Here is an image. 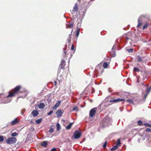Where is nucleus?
<instances>
[{
	"mask_svg": "<svg viewBox=\"0 0 151 151\" xmlns=\"http://www.w3.org/2000/svg\"><path fill=\"white\" fill-rule=\"evenodd\" d=\"M57 80H58V83H59V84H60V80H58V78H57Z\"/></svg>",
	"mask_w": 151,
	"mask_h": 151,
	"instance_id": "603ef678",
	"label": "nucleus"
},
{
	"mask_svg": "<svg viewBox=\"0 0 151 151\" xmlns=\"http://www.w3.org/2000/svg\"><path fill=\"white\" fill-rule=\"evenodd\" d=\"M125 99H120L119 98L110 100L108 103L104 105V106L106 107L109 106L112 104V103H115L119 101H125Z\"/></svg>",
	"mask_w": 151,
	"mask_h": 151,
	"instance_id": "f03ea898",
	"label": "nucleus"
},
{
	"mask_svg": "<svg viewBox=\"0 0 151 151\" xmlns=\"http://www.w3.org/2000/svg\"><path fill=\"white\" fill-rule=\"evenodd\" d=\"M74 49V47L73 46V44L71 46V50H73Z\"/></svg>",
	"mask_w": 151,
	"mask_h": 151,
	"instance_id": "49530a36",
	"label": "nucleus"
},
{
	"mask_svg": "<svg viewBox=\"0 0 151 151\" xmlns=\"http://www.w3.org/2000/svg\"><path fill=\"white\" fill-rule=\"evenodd\" d=\"M17 140V139L15 137H9L6 140V142L8 144H13L15 143Z\"/></svg>",
	"mask_w": 151,
	"mask_h": 151,
	"instance_id": "423d86ee",
	"label": "nucleus"
},
{
	"mask_svg": "<svg viewBox=\"0 0 151 151\" xmlns=\"http://www.w3.org/2000/svg\"><path fill=\"white\" fill-rule=\"evenodd\" d=\"M97 110V108H94L92 109L90 111L89 115V116L92 118L95 114Z\"/></svg>",
	"mask_w": 151,
	"mask_h": 151,
	"instance_id": "9d476101",
	"label": "nucleus"
},
{
	"mask_svg": "<svg viewBox=\"0 0 151 151\" xmlns=\"http://www.w3.org/2000/svg\"><path fill=\"white\" fill-rule=\"evenodd\" d=\"M53 112V111L52 110L50 111L49 113L47 114V115H50Z\"/></svg>",
	"mask_w": 151,
	"mask_h": 151,
	"instance_id": "58836bf2",
	"label": "nucleus"
},
{
	"mask_svg": "<svg viewBox=\"0 0 151 151\" xmlns=\"http://www.w3.org/2000/svg\"><path fill=\"white\" fill-rule=\"evenodd\" d=\"M62 121H63L64 122H65V120H62Z\"/></svg>",
	"mask_w": 151,
	"mask_h": 151,
	"instance_id": "052dcab7",
	"label": "nucleus"
},
{
	"mask_svg": "<svg viewBox=\"0 0 151 151\" xmlns=\"http://www.w3.org/2000/svg\"><path fill=\"white\" fill-rule=\"evenodd\" d=\"M81 133L80 132L77 130L74 132L73 136L74 137V138L78 139L81 137Z\"/></svg>",
	"mask_w": 151,
	"mask_h": 151,
	"instance_id": "1a4fd4ad",
	"label": "nucleus"
},
{
	"mask_svg": "<svg viewBox=\"0 0 151 151\" xmlns=\"http://www.w3.org/2000/svg\"><path fill=\"white\" fill-rule=\"evenodd\" d=\"M65 65V61L64 60H62L59 66L60 67L61 69H64Z\"/></svg>",
	"mask_w": 151,
	"mask_h": 151,
	"instance_id": "2eb2a0df",
	"label": "nucleus"
},
{
	"mask_svg": "<svg viewBox=\"0 0 151 151\" xmlns=\"http://www.w3.org/2000/svg\"><path fill=\"white\" fill-rule=\"evenodd\" d=\"M146 132H151V129L150 128H147L145 130Z\"/></svg>",
	"mask_w": 151,
	"mask_h": 151,
	"instance_id": "ea45409f",
	"label": "nucleus"
},
{
	"mask_svg": "<svg viewBox=\"0 0 151 151\" xmlns=\"http://www.w3.org/2000/svg\"><path fill=\"white\" fill-rule=\"evenodd\" d=\"M150 127H151V123L150 124Z\"/></svg>",
	"mask_w": 151,
	"mask_h": 151,
	"instance_id": "e2e57ef3",
	"label": "nucleus"
},
{
	"mask_svg": "<svg viewBox=\"0 0 151 151\" xmlns=\"http://www.w3.org/2000/svg\"><path fill=\"white\" fill-rule=\"evenodd\" d=\"M42 119H40L35 120V122L36 124H40L42 122Z\"/></svg>",
	"mask_w": 151,
	"mask_h": 151,
	"instance_id": "a878e982",
	"label": "nucleus"
},
{
	"mask_svg": "<svg viewBox=\"0 0 151 151\" xmlns=\"http://www.w3.org/2000/svg\"><path fill=\"white\" fill-rule=\"evenodd\" d=\"M78 10V4L76 3L75 4V5L73 7V9L71 11V13L74 14L76 12H77Z\"/></svg>",
	"mask_w": 151,
	"mask_h": 151,
	"instance_id": "f8f14e48",
	"label": "nucleus"
},
{
	"mask_svg": "<svg viewBox=\"0 0 151 151\" xmlns=\"http://www.w3.org/2000/svg\"><path fill=\"white\" fill-rule=\"evenodd\" d=\"M116 45H114L113 46V47L112 48V49H111L112 50V51H111V52H114L112 55V56L113 57H115L116 55V53L115 52V51L114 50L116 48Z\"/></svg>",
	"mask_w": 151,
	"mask_h": 151,
	"instance_id": "dca6fc26",
	"label": "nucleus"
},
{
	"mask_svg": "<svg viewBox=\"0 0 151 151\" xmlns=\"http://www.w3.org/2000/svg\"><path fill=\"white\" fill-rule=\"evenodd\" d=\"M73 31V29H72V31H71V33H72V32Z\"/></svg>",
	"mask_w": 151,
	"mask_h": 151,
	"instance_id": "bf43d9fd",
	"label": "nucleus"
},
{
	"mask_svg": "<svg viewBox=\"0 0 151 151\" xmlns=\"http://www.w3.org/2000/svg\"><path fill=\"white\" fill-rule=\"evenodd\" d=\"M54 85L55 86H56L57 85L58 83L56 81H55L54 82Z\"/></svg>",
	"mask_w": 151,
	"mask_h": 151,
	"instance_id": "a18cd8bd",
	"label": "nucleus"
},
{
	"mask_svg": "<svg viewBox=\"0 0 151 151\" xmlns=\"http://www.w3.org/2000/svg\"><path fill=\"white\" fill-rule=\"evenodd\" d=\"M151 91V86H147L146 87V92L148 94L149 92Z\"/></svg>",
	"mask_w": 151,
	"mask_h": 151,
	"instance_id": "412c9836",
	"label": "nucleus"
},
{
	"mask_svg": "<svg viewBox=\"0 0 151 151\" xmlns=\"http://www.w3.org/2000/svg\"><path fill=\"white\" fill-rule=\"evenodd\" d=\"M111 61L110 59H104V68H107Z\"/></svg>",
	"mask_w": 151,
	"mask_h": 151,
	"instance_id": "9b49d317",
	"label": "nucleus"
},
{
	"mask_svg": "<svg viewBox=\"0 0 151 151\" xmlns=\"http://www.w3.org/2000/svg\"><path fill=\"white\" fill-rule=\"evenodd\" d=\"M107 144V142H104V149L106 147Z\"/></svg>",
	"mask_w": 151,
	"mask_h": 151,
	"instance_id": "de8ad7c7",
	"label": "nucleus"
},
{
	"mask_svg": "<svg viewBox=\"0 0 151 151\" xmlns=\"http://www.w3.org/2000/svg\"><path fill=\"white\" fill-rule=\"evenodd\" d=\"M88 89V88H86L85 89V91H86V90H87Z\"/></svg>",
	"mask_w": 151,
	"mask_h": 151,
	"instance_id": "5fc2aeb1",
	"label": "nucleus"
},
{
	"mask_svg": "<svg viewBox=\"0 0 151 151\" xmlns=\"http://www.w3.org/2000/svg\"><path fill=\"white\" fill-rule=\"evenodd\" d=\"M73 110L77 111L78 110V108L77 106H75L73 108Z\"/></svg>",
	"mask_w": 151,
	"mask_h": 151,
	"instance_id": "a19ab883",
	"label": "nucleus"
},
{
	"mask_svg": "<svg viewBox=\"0 0 151 151\" xmlns=\"http://www.w3.org/2000/svg\"><path fill=\"white\" fill-rule=\"evenodd\" d=\"M147 95H145L144 97L142 96V95L139 96L135 99V100L136 101L140 103H142L145 101Z\"/></svg>",
	"mask_w": 151,
	"mask_h": 151,
	"instance_id": "20e7f679",
	"label": "nucleus"
},
{
	"mask_svg": "<svg viewBox=\"0 0 151 151\" xmlns=\"http://www.w3.org/2000/svg\"><path fill=\"white\" fill-rule=\"evenodd\" d=\"M48 142L47 141H43L41 142V145L42 147H47Z\"/></svg>",
	"mask_w": 151,
	"mask_h": 151,
	"instance_id": "6ab92c4d",
	"label": "nucleus"
},
{
	"mask_svg": "<svg viewBox=\"0 0 151 151\" xmlns=\"http://www.w3.org/2000/svg\"><path fill=\"white\" fill-rule=\"evenodd\" d=\"M20 98V97H18V98H17V99H16V101H18V99H19V98Z\"/></svg>",
	"mask_w": 151,
	"mask_h": 151,
	"instance_id": "864d4df0",
	"label": "nucleus"
},
{
	"mask_svg": "<svg viewBox=\"0 0 151 151\" xmlns=\"http://www.w3.org/2000/svg\"><path fill=\"white\" fill-rule=\"evenodd\" d=\"M11 135L12 137H15L18 135V133L17 132H15L12 133L11 134Z\"/></svg>",
	"mask_w": 151,
	"mask_h": 151,
	"instance_id": "c85d7f7f",
	"label": "nucleus"
},
{
	"mask_svg": "<svg viewBox=\"0 0 151 151\" xmlns=\"http://www.w3.org/2000/svg\"><path fill=\"white\" fill-rule=\"evenodd\" d=\"M57 130H59L60 129V124L58 123H57L56 124Z\"/></svg>",
	"mask_w": 151,
	"mask_h": 151,
	"instance_id": "7c9ffc66",
	"label": "nucleus"
},
{
	"mask_svg": "<svg viewBox=\"0 0 151 151\" xmlns=\"http://www.w3.org/2000/svg\"><path fill=\"white\" fill-rule=\"evenodd\" d=\"M126 101L129 104H133V101L131 99H127Z\"/></svg>",
	"mask_w": 151,
	"mask_h": 151,
	"instance_id": "cd10ccee",
	"label": "nucleus"
},
{
	"mask_svg": "<svg viewBox=\"0 0 151 151\" xmlns=\"http://www.w3.org/2000/svg\"><path fill=\"white\" fill-rule=\"evenodd\" d=\"M19 122V120L17 118H16L12 122L11 124L12 125H13L18 123Z\"/></svg>",
	"mask_w": 151,
	"mask_h": 151,
	"instance_id": "aec40b11",
	"label": "nucleus"
},
{
	"mask_svg": "<svg viewBox=\"0 0 151 151\" xmlns=\"http://www.w3.org/2000/svg\"><path fill=\"white\" fill-rule=\"evenodd\" d=\"M73 124V123H70L67 126V127H66V129H70L72 126V125Z\"/></svg>",
	"mask_w": 151,
	"mask_h": 151,
	"instance_id": "b1692460",
	"label": "nucleus"
},
{
	"mask_svg": "<svg viewBox=\"0 0 151 151\" xmlns=\"http://www.w3.org/2000/svg\"><path fill=\"white\" fill-rule=\"evenodd\" d=\"M112 122V120L108 116H106L104 117V127L111 125Z\"/></svg>",
	"mask_w": 151,
	"mask_h": 151,
	"instance_id": "7ed1b4c3",
	"label": "nucleus"
},
{
	"mask_svg": "<svg viewBox=\"0 0 151 151\" xmlns=\"http://www.w3.org/2000/svg\"><path fill=\"white\" fill-rule=\"evenodd\" d=\"M96 69L98 72L103 73L104 70V63L102 62L99 64L96 67Z\"/></svg>",
	"mask_w": 151,
	"mask_h": 151,
	"instance_id": "39448f33",
	"label": "nucleus"
},
{
	"mask_svg": "<svg viewBox=\"0 0 151 151\" xmlns=\"http://www.w3.org/2000/svg\"><path fill=\"white\" fill-rule=\"evenodd\" d=\"M63 50H64V53L65 54V52H66V51H65L66 50V48L65 47H64V48Z\"/></svg>",
	"mask_w": 151,
	"mask_h": 151,
	"instance_id": "3c124183",
	"label": "nucleus"
},
{
	"mask_svg": "<svg viewBox=\"0 0 151 151\" xmlns=\"http://www.w3.org/2000/svg\"><path fill=\"white\" fill-rule=\"evenodd\" d=\"M102 104H100L99 105V109H101V106L102 105Z\"/></svg>",
	"mask_w": 151,
	"mask_h": 151,
	"instance_id": "8fccbe9b",
	"label": "nucleus"
},
{
	"mask_svg": "<svg viewBox=\"0 0 151 151\" xmlns=\"http://www.w3.org/2000/svg\"><path fill=\"white\" fill-rule=\"evenodd\" d=\"M78 0V1H79L81 0Z\"/></svg>",
	"mask_w": 151,
	"mask_h": 151,
	"instance_id": "680f3d73",
	"label": "nucleus"
},
{
	"mask_svg": "<svg viewBox=\"0 0 151 151\" xmlns=\"http://www.w3.org/2000/svg\"><path fill=\"white\" fill-rule=\"evenodd\" d=\"M80 33V29L79 28H78V29L76 31V37H77L79 34Z\"/></svg>",
	"mask_w": 151,
	"mask_h": 151,
	"instance_id": "c756f323",
	"label": "nucleus"
},
{
	"mask_svg": "<svg viewBox=\"0 0 151 151\" xmlns=\"http://www.w3.org/2000/svg\"><path fill=\"white\" fill-rule=\"evenodd\" d=\"M91 93H94V92L95 91L94 89L93 88H91Z\"/></svg>",
	"mask_w": 151,
	"mask_h": 151,
	"instance_id": "37998d69",
	"label": "nucleus"
},
{
	"mask_svg": "<svg viewBox=\"0 0 151 151\" xmlns=\"http://www.w3.org/2000/svg\"><path fill=\"white\" fill-rule=\"evenodd\" d=\"M139 141H140V139H138V142H139Z\"/></svg>",
	"mask_w": 151,
	"mask_h": 151,
	"instance_id": "13d9d810",
	"label": "nucleus"
},
{
	"mask_svg": "<svg viewBox=\"0 0 151 151\" xmlns=\"http://www.w3.org/2000/svg\"><path fill=\"white\" fill-rule=\"evenodd\" d=\"M60 103L61 101H58L53 107V109H56Z\"/></svg>",
	"mask_w": 151,
	"mask_h": 151,
	"instance_id": "f3484780",
	"label": "nucleus"
},
{
	"mask_svg": "<svg viewBox=\"0 0 151 151\" xmlns=\"http://www.w3.org/2000/svg\"><path fill=\"white\" fill-rule=\"evenodd\" d=\"M56 150V149L55 148H53L50 151H55Z\"/></svg>",
	"mask_w": 151,
	"mask_h": 151,
	"instance_id": "09e8293b",
	"label": "nucleus"
},
{
	"mask_svg": "<svg viewBox=\"0 0 151 151\" xmlns=\"http://www.w3.org/2000/svg\"><path fill=\"white\" fill-rule=\"evenodd\" d=\"M138 125H141L143 124L141 120H139L137 122Z\"/></svg>",
	"mask_w": 151,
	"mask_h": 151,
	"instance_id": "72a5a7b5",
	"label": "nucleus"
},
{
	"mask_svg": "<svg viewBox=\"0 0 151 151\" xmlns=\"http://www.w3.org/2000/svg\"><path fill=\"white\" fill-rule=\"evenodd\" d=\"M15 95H7V96L4 98V101H2L4 103H7L10 102L11 101V99L10 98L12 97Z\"/></svg>",
	"mask_w": 151,
	"mask_h": 151,
	"instance_id": "6e6552de",
	"label": "nucleus"
},
{
	"mask_svg": "<svg viewBox=\"0 0 151 151\" xmlns=\"http://www.w3.org/2000/svg\"><path fill=\"white\" fill-rule=\"evenodd\" d=\"M118 148V145H115V146H114L113 147H112L111 149V150L113 151L114 150H116Z\"/></svg>",
	"mask_w": 151,
	"mask_h": 151,
	"instance_id": "bb28decb",
	"label": "nucleus"
},
{
	"mask_svg": "<svg viewBox=\"0 0 151 151\" xmlns=\"http://www.w3.org/2000/svg\"><path fill=\"white\" fill-rule=\"evenodd\" d=\"M63 112L61 110H58L56 112V114L58 117H61L63 115Z\"/></svg>",
	"mask_w": 151,
	"mask_h": 151,
	"instance_id": "4468645a",
	"label": "nucleus"
},
{
	"mask_svg": "<svg viewBox=\"0 0 151 151\" xmlns=\"http://www.w3.org/2000/svg\"><path fill=\"white\" fill-rule=\"evenodd\" d=\"M45 106V104L43 103H41L38 105V107L40 109H43Z\"/></svg>",
	"mask_w": 151,
	"mask_h": 151,
	"instance_id": "4be33fe9",
	"label": "nucleus"
},
{
	"mask_svg": "<svg viewBox=\"0 0 151 151\" xmlns=\"http://www.w3.org/2000/svg\"><path fill=\"white\" fill-rule=\"evenodd\" d=\"M25 110L24 109H22V111H21V114L22 115H23L24 114V113L25 112Z\"/></svg>",
	"mask_w": 151,
	"mask_h": 151,
	"instance_id": "79ce46f5",
	"label": "nucleus"
},
{
	"mask_svg": "<svg viewBox=\"0 0 151 151\" xmlns=\"http://www.w3.org/2000/svg\"><path fill=\"white\" fill-rule=\"evenodd\" d=\"M74 24L73 22L71 21L68 22L67 24H66V27L67 28H73V25Z\"/></svg>",
	"mask_w": 151,
	"mask_h": 151,
	"instance_id": "ddd939ff",
	"label": "nucleus"
},
{
	"mask_svg": "<svg viewBox=\"0 0 151 151\" xmlns=\"http://www.w3.org/2000/svg\"><path fill=\"white\" fill-rule=\"evenodd\" d=\"M133 49H129L127 50V51H128L129 52H132L133 51Z\"/></svg>",
	"mask_w": 151,
	"mask_h": 151,
	"instance_id": "4c0bfd02",
	"label": "nucleus"
},
{
	"mask_svg": "<svg viewBox=\"0 0 151 151\" xmlns=\"http://www.w3.org/2000/svg\"><path fill=\"white\" fill-rule=\"evenodd\" d=\"M102 146V147L104 148V143L103 144Z\"/></svg>",
	"mask_w": 151,
	"mask_h": 151,
	"instance_id": "4d7b16f0",
	"label": "nucleus"
},
{
	"mask_svg": "<svg viewBox=\"0 0 151 151\" xmlns=\"http://www.w3.org/2000/svg\"><path fill=\"white\" fill-rule=\"evenodd\" d=\"M4 140V138L3 136H0V142H2Z\"/></svg>",
	"mask_w": 151,
	"mask_h": 151,
	"instance_id": "e433bc0d",
	"label": "nucleus"
},
{
	"mask_svg": "<svg viewBox=\"0 0 151 151\" xmlns=\"http://www.w3.org/2000/svg\"><path fill=\"white\" fill-rule=\"evenodd\" d=\"M146 17L145 15H141L138 18V24L137 26V27L139 28L142 24V20Z\"/></svg>",
	"mask_w": 151,
	"mask_h": 151,
	"instance_id": "0eeeda50",
	"label": "nucleus"
},
{
	"mask_svg": "<svg viewBox=\"0 0 151 151\" xmlns=\"http://www.w3.org/2000/svg\"><path fill=\"white\" fill-rule=\"evenodd\" d=\"M148 25V23H146L143 26L142 29H144L146 28Z\"/></svg>",
	"mask_w": 151,
	"mask_h": 151,
	"instance_id": "2f4dec72",
	"label": "nucleus"
},
{
	"mask_svg": "<svg viewBox=\"0 0 151 151\" xmlns=\"http://www.w3.org/2000/svg\"><path fill=\"white\" fill-rule=\"evenodd\" d=\"M54 129L53 128L50 127L49 130V132L52 133L54 131Z\"/></svg>",
	"mask_w": 151,
	"mask_h": 151,
	"instance_id": "c9c22d12",
	"label": "nucleus"
},
{
	"mask_svg": "<svg viewBox=\"0 0 151 151\" xmlns=\"http://www.w3.org/2000/svg\"><path fill=\"white\" fill-rule=\"evenodd\" d=\"M133 70L135 72H139V69L138 68L136 67L134 68Z\"/></svg>",
	"mask_w": 151,
	"mask_h": 151,
	"instance_id": "473e14b6",
	"label": "nucleus"
},
{
	"mask_svg": "<svg viewBox=\"0 0 151 151\" xmlns=\"http://www.w3.org/2000/svg\"><path fill=\"white\" fill-rule=\"evenodd\" d=\"M121 144L120 142V139H118L117 141V143L116 144V145H120Z\"/></svg>",
	"mask_w": 151,
	"mask_h": 151,
	"instance_id": "f704fd0d",
	"label": "nucleus"
},
{
	"mask_svg": "<svg viewBox=\"0 0 151 151\" xmlns=\"http://www.w3.org/2000/svg\"><path fill=\"white\" fill-rule=\"evenodd\" d=\"M137 59L138 62H143L142 58H141L139 55L137 56Z\"/></svg>",
	"mask_w": 151,
	"mask_h": 151,
	"instance_id": "5701e85b",
	"label": "nucleus"
},
{
	"mask_svg": "<svg viewBox=\"0 0 151 151\" xmlns=\"http://www.w3.org/2000/svg\"><path fill=\"white\" fill-rule=\"evenodd\" d=\"M145 125L147 127H150V124H149L148 123H145Z\"/></svg>",
	"mask_w": 151,
	"mask_h": 151,
	"instance_id": "c03bdc74",
	"label": "nucleus"
},
{
	"mask_svg": "<svg viewBox=\"0 0 151 151\" xmlns=\"http://www.w3.org/2000/svg\"><path fill=\"white\" fill-rule=\"evenodd\" d=\"M31 129H32V130H34V128L32 127Z\"/></svg>",
	"mask_w": 151,
	"mask_h": 151,
	"instance_id": "6e6d98bb",
	"label": "nucleus"
},
{
	"mask_svg": "<svg viewBox=\"0 0 151 151\" xmlns=\"http://www.w3.org/2000/svg\"><path fill=\"white\" fill-rule=\"evenodd\" d=\"M31 114L32 115L36 117L38 114V112L36 110H33L32 111Z\"/></svg>",
	"mask_w": 151,
	"mask_h": 151,
	"instance_id": "a211bd4d",
	"label": "nucleus"
},
{
	"mask_svg": "<svg viewBox=\"0 0 151 151\" xmlns=\"http://www.w3.org/2000/svg\"><path fill=\"white\" fill-rule=\"evenodd\" d=\"M19 92L20 93H28V91L25 88L22 87L21 86L18 85L9 92V94H14Z\"/></svg>",
	"mask_w": 151,
	"mask_h": 151,
	"instance_id": "f257e3e1",
	"label": "nucleus"
},
{
	"mask_svg": "<svg viewBox=\"0 0 151 151\" xmlns=\"http://www.w3.org/2000/svg\"><path fill=\"white\" fill-rule=\"evenodd\" d=\"M71 34H69V37L67 39L68 42L69 43H70L71 40Z\"/></svg>",
	"mask_w": 151,
	"mask_h": 151,
	"instance_id": "393cba45",
	"label": "nucleus"
}]
</instances>
